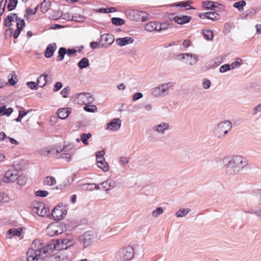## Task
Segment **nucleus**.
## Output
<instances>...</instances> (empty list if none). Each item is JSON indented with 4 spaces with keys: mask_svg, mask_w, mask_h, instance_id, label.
<instances>
[{
    "mask_svg": "<svg viewBox=\"0 0 261 261\" xmlns=\"http://www.w3.org/2000/svg\"><path fill=\"white\" fill-rule=\"evenodd\" d=\"M96 162L98 167L101 169L103 171L106 172L109 171V167L107 163L106 162L105 158L97 160Z\"/></svg>",
    "mask_w": 261,
    "mask_h": 261,
    "instance_id": "b1692460",
    "label": "nucleus"
},
{
    "mask_svg": "<svg viewBox=\"0 0 261 261\" xmlns=\"http://www.w3.org/2000/svg\"><path fill=\"white\" fill-rule=\"evenodd\" d=\"M44 256L39 245L35 246L33 243L32 248L29 249L26 252V258L21 257L15 261H45Z\"/></svg>",
    "mask_w": 261,
    "mask_h": 261,
    "instance_id": "20e7f679",
    "label": "nucleus"
},
{
    "mask_svg": "<svg viewBox=\"0 0 261 261\" xmlns=\"http://www.w3.org/2000/svg\"><path fill=\"white\" fill-rule=\"evenodd\" d=\"M127 17L130 20L145 22L148 19V14L145 11L135 9H128L125 11Z\"/></svg>",
    "mask_w": 261,
    "mask_h": 261,
    "instance_id": "39448f33",
    "label": "nucleus"
},
{
    "mask_svg": "<svg viewBox=\"0 0 261 261\" xmlns=\"http://www.w3.org/2000/svg\"><path fill=\"white\" fill-rule=\"evenodd\" d=\"M169 127V124L166 122H162L159 125H155L153 127L152 129L154 131L158 133L163 134L165 130L168 129Z\"/></svg>",
    "mask_w": 261,
    "mask_h": 261,
    "instance_id": "aec40b11",
    "label": "nucleus"
},
{
    "mask_svg": "<svg viewBox=\"0 0 261 261\" xmlns=\"http://www.w3.org/2000/svg\"><path fill=\"white\" fill-rule=\"evenodd\" d=\"M34 209L36 210V213L40 217H48L50 215L49 214V209L46 207L44 203H37L34 206Z\"/></svg>",
    "mask_w": 261,
    "mask_h": 261,
    "instance_id": "9b49d317",
    "label": "nucleus"
},
{
    "mask_svg": "<svg viewBox=\"0 0 261 261\" xmlns=\"http://www.w3.org/2000/svg\"><path fill=\"white\" fill-rule=\"evenodd\" d=\"M71 112V108L69 107L59 108L57 111L58 117L62 120L66 119Z\"/></svg>",
    "mask_w": 261,
    "mask_h": 261,
    "instance_id": "dca6fc26",
    "label": "nucleus"
},
{
    "mask_svg": "<svg viewBox=\"0 0 261 261\" xmlns=\"http://www.w3.org/2000/svg\"><path fill=\"white\" fill-rule=\"evenodd\" d=\"M50 5L51 3L49 0H44L40 4L41 11L43 13H45L49 10Z\"/></svg>",
    "mask_w": 261,
    "mask_h": 261,
    "instance_id": "cd10ccee",
    "label": "nucleus"
},
{
    "mask_svg": "<svg viewBox=\"0 0 261 261\" xmlns=\"http://www.w3.org/2000/svg\"><path fill=\"white\" fill-rule=\"evenodd\" d=\"M121 125V121L118 118L113 119L111 121L107 123V128L111 130H117L119 129Z\"/></svg>",
    "mask_w": 261,
    "mask_h": 261,
    "instance_id": "4468645a",
    "label": "nucleus"
},
{
    "mask_svg": "<svg viewBox=\"0 0 261 261\" xmlns=\"http://www.w3.org/2000/svg\"><path fill=\"white\" fill-rule=\"evenodd\" d=\"M105 152L103 150L97 151L95 153L96 160L104 159L103 155H105Z\"/></svg>",
    "mask_w": 261,
    "mask_h": 261,
    "instance_id": "0e129e2a",
    "label": "nucleus"
},
{
    "mask_svg": "<svg viewBox=\"0 0 261 261\" xmlns=\"http://www.w3.org/2000/svg\"><path fill=\"white\" fill-rule=\"evenodd\" d=\"M63 87V84L60 82H57L55 83L54 86L53 90L54 92H57L59 91Z\"/></svg>",
    "mask_w": 261,
    "mask_h": 261,
    "instance_id": "338daca9",
    "label": "nucleus"
},
{
    "mask_svg": "<svg viewBox=\"0 0 261 261\" xmlns=\"http://www.w3.org/2000/svg\"><path fill=\"white\" fill-rule=\"evenodd\" d=\"M17 184L20 186H23L25 185L27 181V178L24 175H19L18 174V177L17 178Z\"/></svg>",
    "mask_w": 261,
    "mask_h": 261,
    "instance_id": "a19ab883",
    "label": "nucleus"
},
{
    "mask_svg": "<svg viewBox=\"0 0 261 261\" xmlns=\"http://www.w3.org/2000/svg\"><path fill=\"white\" fill-rule=\"evenodd\" d=\"M225 126H226L227 129L224 130L223 135H226L228 133V130L231 128V122H230L229 121L225 120L224 122H221L218 125V128L221 130L223 129V127H225Z\"/></svg>",
    "mask_w": 261,
    "mask_h": 261,
    "instance_id": "4be33fe9",
    "label": "nucleus"
},
{
    "mask_svg": "<svg viewBox=\"0 0 261 261\" xmlns=\"http://www.w3.org/2000/svg\"><path fill=\"white\" fill-rule=\"evenodd\" d=\"M100 186L101 187V189L105 190L107 193L110 190V188L108 187V182L107 180L100 183Z\"/></svg>",
    "mask_w": 261,
    "mask_h": 261,
    "instance_id": "69168bd1",
    "label": "nucleus"
},
{
    "mask_svg": "<svg viewBox=\"0 0 261 261\" xmlns=\"http://www.w3.org/2000/svg\"><path fill=\"white\" fill-rule=\"evenodd\" d=\"M32 110H29L28 111H25L24 109L23 110H20L19 111V114L18 117L15 119V120L17 122H21L22 120V119L26 116L30 112H31Z\"/></svg>",
    "mask_w": 261,
    "mask_h": 261,
    "instance_id": "72a5a7b5",
    "label": "nucleus"
},
{
    "mask_svg": "<svg viewBox=\"0 0 261 261\" xmlns=\"http://www.w3.org/2000/svg\"><path fill=\"white\" fill-rule=\"evenodd\" d=\"M67 206L65 205H63V203H60L53 208L49 218L50 219L53 218L55 220L59 221L61 220L67 215Z\"/></svg>",
    "mask_w": 261,
    "mask_h": 261,
    "instance_id": "0eeeda50",
    "label": "nucleus"
},
{
    "mask_svg": "<svg viewBox=\"0 0 261 261\" xmlns=\"http://www.w3.org/2000/svg\"><path fill=\"white\" fill-rule=\"evenodd\" d=\"M17 76L16 74H13L11 77L9 78L7 84L10 85V86H13L17 83Z\"/></svg>",
    "mask_w": 261,
    "mask_h": 261,
    "instance_id": "864d4df0",
    "label": "nucleus"
},
{
    "mask_svg": "<svg viewBox=\"0 0 261 261\" xmlns=\"http://www.w3.org/2000/svg\"><path fill=\"white\" fill-rule=\"evenodd\" d=\"M191 19V16L188 15H182V16H176L173 18V20L175 22L181 25L189 23Z\"/></svg>",
    "mask_w": 261,
    "mask_h": 261,
    "instance_id": "6ab92c4d",
    "label": "nucleus"
},
{
    "mask_svg": "<svg viewBox=\"0 0 261 261\" xmlns=\"http://www.w3.org/2000/svg\"><path fill=\"white\" fill-rule=\"evenodd\" d=\"M84 109L85 111L90 113H94L97 111V107L95 105H86L84 107Z\"/></svg>",
    "mask_w": 261,
    "mask_h": 261,
    "instance_id": "79ce46f5",
    "label": "nucleus"
},
{
    "mask_svg": "<svg viewBox=\"0 0 261 261\" xmlns=\"http://www.w3.org/2000/svg\"><path fill=\"white\" fill-rule=\"evenodd\" d=\"M143 95L141 92H136L133 95V101H136L143 97Z\"/></svg>",
    "mask_w": 261,
    "mask_h": 261,
    "instance_id": "774afa93",
    "label": "nucleus"
},
{
    "mask_svg": "<svg viewBox=\"0 0 261 261\" xmlns=\"http://www.w3.org/2000/svg\"><path fill=\"white\" fill-rule=\"evenodd\" d=\"M224 160L225 162L228 161L225 166L226 173L229 175L237 174L247 165L241 156L236 155L230 160H229V158H224Z\"/></svg>",
    "mask_w": 261,
    "mask_h": 261,
    "instance_id": "f03ea898",
    "label": "nucleus"
},
{
    "mask_svg": "<svg viewBox=\"0 0 261 261\" xmlns=\"http://www.w3.org/2000/svg\"><path fill=\"white\" fill-rule=\"evenodd\" d=\"M48 74L45 72L38 77L37 82L30 81L28 82L26 84L32 90H37L38 86L43 87L47 84Z\"/></svg>",
    "mask_w": 261,
    "mask_h": 261,
    "instance_id": "1a4fd4ad",
    "label": "nucleus"
},
{
    "mask_svg": "<svg viewBox=\"0 0 261 261\" xmlns=\"http://www.w3.org/2000/svg\"><path fill=\"white\" fill-rule=\"evenodd\" d=\"M256 13V11L253 8H251V9L247 10L244 12V14H245V16L246 17H252L253 16L255 15Z\"/></svg>",
    "mask_w": 261,
    "mask_h": 261,
    "instance_id": "09e8293b",
    "label": "nucleus"
},
{
    "mask_svg": "<svg viewBox=\"0 0 261 261\" xmlns=\"http://www.w3.org/2000/svg\"><path fill=\"white\" fill-rule=\"evenodd\" d=\"M189 1H182L178 3H176L174 4V6L180 7L181 8H185L188 6Z\"/></svg>",
    "mask_w": 261,
    "mask_h": 261,
    "instance_id": "13d9d810",
    "label": "nucleus"
},
{
    "mask_svg": "<svg viewBox=\"0 0 261 261\" xmlns=\"http://www.w3.org/2000/svg\"><path fill=\"white\" fill-rule=\"evenodd\" d=\"M246 5V2L244 0H242L234 3L233 6L234 8L237 9L239 11H242L244 10V7Z\"/></svg>",
    "mask_w": 261,
    "mask_h": 261,
    "instance_id": "473e14b6",
    "label": "nucleus"
},
{
    "mask_svg": "<svg viewBox=\"0 0 261 261\" xmlns=\"http://www.w3.org/2000/svg\"><path fill=\"white\" fill-rule=\"evenodd\" d=\"M70 88L69 86L65 87L61 92V94L62 95L64 98H66L69 94Z\"/></svg>",
    "mask_w": 261,
    "mask_h": 261,
    "instance_id": "bf43d9fd",
    "label": "nucleus"
},
{
    "mask_svg": "<svg viewBox=\"0 0 261 261\" xmlns=\"http://www.w3.org/2000/svg\"><path fill=\"white\" fill-rule=\"evenodd\" d=\"M25 22L24 20H23L21 23V25H20V23L18 22H16V29L15 30L13 34V38L17 39L19 37L22 29L25 27Z\"/></svg>",
    "mask_w": 261,
    "mask_h": 261,
    "instance_id": "393cba45",
    "label": "nucleus"
},
{
    "mask_svg": "<svg viewBox=\"0 0 261 261\" xmlns=\"http://www.w3.org/2000/svg\"><path fill=\"white\" fill-rule=\"evenodd\" d=\"M164 212L163 208L162 207H158L152 212V216L156 218Z\"/></svg>",
    "mask_w": 261,
    "mask_h": 261,
    "instance_id": "a18cd8bd",
    "label": "nucleus"
},
{
    "mask_svg": "<svg viewBox=\"0 0 261 261\" xmlns=\"http://www.w3.org/2000/svg\"><path fill=\"white\" fill-rule=\"evenodd\" d=\"M220 63L216 61H212L208 63L206 67L207 69L215 68L219 65Z\"/></svg>",
    "mask_w": 261,
    "mask_h": 261,
    "instance_id": "603ef678",
    "label": "nucleus"
},
{
    "mask_svg": "<svg viewBox=\"0 0 261 261\" xmlns=\"http://www.w3.org/2000/svg\"><path fill=\"white\" fill-rule=\"evenodd\" d=\"M92 137V135L90 133H82L81 135V140L85 145L88 144V139Z\"/></svg>",
    "mask_w": 261,
    "mask_h": 261,
    "instance_id": "f704fd0d",
    "label": "nucleus"
},
{
    "mask_svg": "<svg viewBox=\"0 0 261 261\" xmlns=\"http://www.w3.org/2000/svg\"><path fill=\"white\" fill-rule=\"evenodd\" d=\"M56 182V180L55 178L51 176H47L44 181V184L48 186H52L55 184Z\"/></svg>",
    "mask_w": 261,
    "mask_h": 261,
    "instance_id": "ea45409f",
    "label": "nucleus"
},
{
    "mask_svg": "<svg viewBox=\"0 0 261 261\" xmlns=\"http://www.w3.org/2000/svg\"><path fill=\"white\" fill-rule=\"evenodd\" d=\"M19 171L17 170L9 169L3 175L2 180L5 183L13 182L18 177Z\"/></svg>",
    "mask_w": 261,
    "mask_h": 261,
    "instance_id": "9d476101",
    "label": "nucleus"
},
{
    "mask_svg": "<svg viewBox=\"0 0 261 261\" xmlns=\"http://www.w3.org/2000/svg\"><path fill=\"white\" fill-rule=\"evenodd\" d=\"M187 58H190L191 61L189 64L193 65L196 64L198 61V59L196 55H193L192 53H181L177 55L176 59L178 60H184Z\"/></svg>",
    "mask_w": 261,
    "mask_h": 261,
    "instance_id": "ddd939ff",
    "label": "nucleus"
},
{
    "mask_svg": "<svg viewBox=\"0 0 261 261\" xmlns=\"http://www.w3.org/2000/svg\"><path fill=\"white\" fill-rule=\"evenodd\" d=\"M38 5H37L34 9V10H32L31 8L29 7L27 8L25 10V12L27 13V15H33L35 14L38 10Z\"/></svg>",
    "mask_w": 261,
    "mask_h": 261,
    "instance_id": "5fc2aeb1",
    "label": "nucleus"
},
{
    "mask_svg": "<svg viewBox=\"0 0 261 261\" xmlns=\"http://www.w3.org/2000/svg\"><path fill=\"white\" fill-rule=\"evenodd\" d=\"M76 97L80 98V97H81L83 98V97H86L87 98V101L89 103L92 102L94 98L93 97L90 95V93H77L75 95Z\"/></svg>",
    "mask_w": 261,
    "mask_h": 261,
    "instance_id": "e433bc0d",
    "label": "nucleus"
},
{
    "mask_svg": "<svg viewBox=\"0 0 261 261\" xmlns=\"http://www.w3.org/2000/svg\"><path fill=\"white\" fill-rule=\"evenodd\" d=\"M77 67L80 69H83L90 66L89 61L86 57L82 58L77 64Z\"/></svg>",
    "mask_w": 261,
    "mask_h": 261,
    "instance_id": "a878e982",
    "label": "nucleus"
},
{
    "mask_svg": "<svg viewBox=\"0 0 261 261\" xmlns=\"http://www.w3.org/2000/svg\"><path fill=\"white\" fill-rule=\"evenodd\" d=\"M202 6L204 9L214 10L215 8H218L219 6H222V5L218 2L207 0L202 2Z\"/></svg>",
    "mask_w": 261,
    "mask_h": 261,
    "instance_id": "a211bd4d",
    "label": "nucleus"
},
{
    "mask_svg": "<svg viewBox=\"0 0 261 261\" xmlns=\"http://www.w3.org/2000/svg\"><path fill=\"white\" fill-rule=\"evenodd\" d=\"M74 244V241L73 239L67 238L51 239L45 244L40 242L39 240H35L33 241V245L35 246L39 245L43 254L45 255V257L47 256L48 253L52 252L53 250L68 251V249L73 246Z\"/></svg>",
    "mask_w": 261,
    "mask_h": 261,
    "instance_id": "f257e3e1",
    "label": "nucleus"
},
{
    "mask_svg": "<svg viewBox=\"0 0 261 261\" xmlns=\"http://www.w3.org/2000/svg\"><path fill=\"white\" fill-rule=\"evenodd\" d=\"M210 13H212L213 14H211L210 19L213 21L218 20L220 18V15L216 11H211Z\"/></svg>",
    "mask_w": 261,
    "mask_h": 261,
    "instance_id": "6e6d98bb",
    "label": "nucleus"
},
{
    "mask_svg": "<svg viewBox=\"0 0 261 261\" xmlns=\"http://www.w3.org/2000/svg\"><path fill=\"white\" fill-rule=\"evenodd\" d=\"M232 69L230 64H225L222 65L219 68V71L221 73H224Z\"/></svg>",
    "mask_w": 261,
    "mask_h": 261,
    "instance_id": "c03bdc74",
    "label": "nucleus"
},
{
    "mask_svg": "<svg viewBox=\"0 0 261 261\" xmlns=\"http://www.w3.org/2000/svg\"><path fill=\"white\" fill-rule=\"evenodd\" d=\"M97 233L93 230L85 232L82 235L78 238V241L83 248H87L93 243L96 239Z\"/></svg>",
    "mask_w": 261,
    "mask_h": 261,
    "instance_id": "423d86ee",
    "label": "nucleus"
},
{
    "mask_svg": "<svg viewBox=\"0 0 261 261\" xmlns=\"http://www.w3.org/2000/svg\"><path fill=\"white\" fill-rule=\"evenodd\" d=\"M56 49L57 45L55 43H51L49 44L47 46L44 53L45 57L47 59L52 57Z\"/></svg>",
    "mask_w": 261,
    "mask_h": 261,
    "instance_id": "2eb2a0df",
    "label": "nucleus"
},
{
    "mask_svg": "<svg viewBox=\"0 0 261 261\" xmlns=\"http://www.w3.org/2000/svg\"><path fill=\"white\" fill-rule=\"evenodd\" d=\"M54 250H53V252H50V253L47 254V256L44 258L45 261H58L55 253H54L53 255H51V254L53 253Z\"/></svg>",
    "mask_w": 261,
    "mask_h": 261,
    "instance_id": "3c124183",
    "label": "nucleus"
},
{
    "mask_svg": "<svg viewBox=\"0 0 261 261\" xmlns=\"http://www.w3.org/2000/svg\"><path fill=\"white\" fill-rule=\"evenodd\" d=\"M18 4V0H9L8 5L7 9L8 11H12L16 8Z\"/></svg>",
    "mask_w": 261,
    "mask_h": 261,
    "instance_id": "c9c22d12",
    "label": "nucleus"
},
{
    "mask_svg": "<svg viewBox=\"0 0 261 261\" xmlns=\"http://www.w3.org/2000/svg\"><path fill=\"white\" fill-rule=\"evenodd\" d=\"M134 41V38L131 37L118 38L116 40V42L117 44L120 46H124L127 44L133 43Z\"/></svg>",
    "mask_w": 261,
    "mask_h": 261,
    "instance_id": "f3484780",
    "label": "nucleus"
},
{
    "mask_svg": "<svg viewBox=\"0 0 261 261\" xmlns=\"http://www.w3.org/2000/svg\"><path fill=\"white\" fill-rule=\"evenodd\" d=\"M22 229L21 227L9 229L7 232V238H11L12 237H20L21 235Z\"/></svg>",
    "mask_w": 261,
    "mask_h": 261,
    "instance_id": "412c9836",
    "label": "nucleus"
},
{
    "mask_svg": "<svg viewBox=\"0 0 261 261\" xmlns=\"http://www.w3.org/2000/svg\"><path fill=\"white\" fill-rule=\"evenodd\" d=\"M211 14H213L212 13H210V12H204V13H199L198 16L201 19L206 18L210 19Z\"/></svg>",
    "mask_w": 261,
    "mask_h": 261,
    "instance_id": "052dcab7",
    "label": "nucleus"
},
{
    "mask_svg": "<svg viewBox=\"0 0 261 261\" xmlns=\"http://www.w3.org/2000/svg\"><path fill=\"white\" fill-rule=\"evenodd\" d=\"M111 22L116 26H121L125 23V20L120 17H114L111 18Z\"/></svg>",
    "mask_w": 261,
    "mask_h": 261,
    "instance_id": "2f4dec72",
    "label": "nucleus"
},
{
    "mask_svg": "<svg viewBox=\"0 0 261 261\" xmlns=\"http://www.w3.org/2000/svg\"><path fill=\"white\" fill-rule=\"evenodd\" d=\"M85 19L86 18L81 14H78L77 15H72L71 17V21H74L78 22H84Z\"/></svg>",
    "mask_w": 261,
    "mask_h": 261,
    "instance_id": "58836bf2",
    "label": "nucleus"
},
{
    "mask_svg": "<svg viewBox=\"0 0 261 261\" xmlns=\"http://www.w3.org/2000/svg\"><path fill=\"white\" fill-rule=\"evenodd\" d=\"M71 221L68 220L65 222L56 221L50 223L46 229V234L50 237L58 235L62 233L64 230L70 231L74 228L71 226Z\"/></svg>",
    "mask_w": 261,
    "mask_h": 261,
    "instance_id": "7ed1b4c3",
    "label": "nucleus"
},
{
    "mask_svg": "<svg viewBox=\"0 0 261 261\" xmlns=\"http://www.w3.org/2000/svg\"><path fill=\"white\" fill-rule=\"evenodd\" d=\"M114 41V37L110 34H105L102 35L100 38L101 46L103 47H107L111 45Z\"/></svg>",
    "mask_w": 261,
    "mask_h": 261,
    "instance_id": "f8f14e48",
    "label": "nucleus"
},
{
    "mask_svg": "<svg viewBox=\"0 0 261 261\" xmlns=\"http://www.w3.org/2000/svg\"><path fill=\"white\" fill-rule=\"evenodd\" d=\"M67 50L65 47H61L59 48L58 50V56L57 58V61H62L64 58L65 55L66 54Z\"/></svg>",
    "mask_w": 261,
    "mask_h": 261,
    "instance_id": "7c9ffc66",
    "label": "nucleus"
},
{
    "mask_svg": "<svg viewBox=\"0 0 261 261\" xmlns=\"http://www.w3.org/2000/svg\"><path fill=\"white\" fill-rule=\"evenodd\" d=\"M190 210L189 208H180L176 212L175 216L177 217H183L186 216V215L188 214L190 212Z\"/></svg>",
    "mask_w": 261,
    "mask_h": 261,
    "instance_id": "4c0bfd02",
    "label": "nucleus"
},
{
    "mask_svg": "<svg viewBox=\"0 0 261 261\" xmlns=\"http://www.w3.org/2000/svg\"><path fill=\"white\" fill-rule=\"evenodd\" d=\"M202 34L204 38L208 41H211L214 38L213 32L210 29L203 30L202 31Z\"/></svg>",
    "mask_w": 261,
    "mask_h": 261,
    "instance_id": "c756f323",
    "label": "nucleus"
},
{
    "mask_svg": "<svg viewBox=\"0 0 261 261\" xmlns=\"http://www.w3.org/2000/svg\"><path fill=\"white\" fill-rule=\"evenodd\" d=\"M242 63V60L241 58H238L236 59V61L232 62L230 65L232 69H235L239 67Z\"/></svg>",
    "mask_w": 261,
    "mask_h": 261,
    "instance_id": "8fccbe9b",
    "label": "nucleus"
},
{
    "mask_svg": "<svg viewBox=\"0 0 261 261\" xmlns=\"http://www.w3.org/2000/svg\"><path fill=\"white\" fill-rule=\"evenodd\" d=\"M48 195V192L45 190H39L35 192V195L37 197H45Z\"/></svg>",
    "mask_w": 261,
    "mask_h": 261,
    "instance_id": "de8ad7c7",
    "label": "nucleus"
},
{
    "mask_svg": "<svg viewBox=\"0 0 261 261\" xmlns=\"http://www.w3.org/2000/svg\"><path fill=\"white\" fill-rule=\"evenodd\" d=\"M158 22L155 21H151L147 24L145 26V30L147 32H153L158 31Z\"/></svg>",
    "mask_w": 261,
    "mask_h": 261,
    "instance_id": "5701e85b",
    "label": "nucleus"
},
{
    "mask_svg": "<svg viewBox=\"0 0 261 261\" xmlns=\"http://www.w3.org/2000/svg\"><path fill=\"white\" fill-rule=\"evenodd\" d=\"M168 85H172V83L169 82L166 84H162L161 86H159L163 94L169 89Z\"/></svg>",
    "mask_w": 261,
    "mask_h": 261,
    "instance_id": "680f3d73",
    "label": "nucleus"
},
{
    "mask_svg": "<svg viewBox=\"0 0 261 261\" xmlns=\"http://www.w3.org/2000/svg\"><path fill=\"white\" fill-rule=\"evenodd\" d=\"M100 43H101L100 41L98 42L95 41L91 42L90 43V46L92 49L101 48L102 47L101 44H100Z\"/></svg>",
    "mask_w": 261,
    "mask_h": 261,
    "instance_id": "e2e57ef3",
    "label": "nucleus"
},
{
    "mask_svg": "<svg viewBox=\"0 0 261 261\" xmlns=\"http://www.w3.org/2000/svg\"><path fill=\"white\" fill-rule=\"evenodd\" d=\"M173 23L172 22H169L168 21L162 23L158 22V31L160 32L162 30H165L168 28H171L173 27Z\"/></svg>",
    "mask_w": 261,
    "mask_h": 261,
    "instance_id": "bb28decb",
    "label": "nucleus"
},
{
    "mask_svg": "<svg viewBox=\"0 0 261 261\" xmlns=\"http://www.w3.org/2000/svg\"><path fill=\"white\" fill-rule=\"evenodd\" d=\"M202 85L204 89H208L211 87V82L209 80L207 79H204L202 82Z\"/></svg>",
    "mask_w": 261,
    "mask_h": 261,
    "instance_id": "4d7b16f0",
    "label": "nucleus"
},
{
    "mask_svg": "<svg viewBox=\"0 0 261 261\" xmlns=\"http://www.w3.org/2000/svg\"><path fill=\"white\" fill-rule=\"evenodd\" d=\"M117 9L115 7H108V8H99L95 10L96 12L101 13H109L113 12H116Z\"/></svg>",
    "mask_w": 261,
    "mask_h": 261,
    "instance_id": "c85d7f7f",
    "label": "nucleus"
},
{
    "mask_svg": "<svg viewBox=\"0 0 261 261\" xmlns=\"http://www.w3.org/2000/svg\"><path fill=\"white\" fill-rule=\"evenodd\" d=\"M135 250L131 246L121 249L117 253L118 258L122 261L131 260L135 255Z\"/></svg>",
    "mask_w": 261,
    "mask_h": 261,
    "instance_id": "6e6552de",
    "label": "nucleus"
},
{
    "mask_svg": "<svg viewBox=\"0 0 261 261\" xmlns=\"http://www.w3.org/2000/svg\"><path fill=\"white\" fill-rule=\"evenodd\" d=\"M12 21H13V18L11 16L8 15L4 20V25L10 28L12 25Z\"/></svg>",
    "mask_w": 261,
    "mask_h": 261,
    "instance_id": "37998d69",
    "label": "nucleus"
},
{
    "mask_svg": "<svg viewBox=\"0 0 261 261\" xmlns=\"http://www.w3.org/2000/svg\"><path fill=\"white\" fill-rule=\"evenodd\" d=\"M151 94L155 97H159L164 94L159 86L152 89Z\"/></svg>",
    "mask_w": 261,
    "mask_h": 261,
    "instance_id": "49530a36",
    "label": "nucleus"
}]
</instances>
